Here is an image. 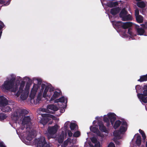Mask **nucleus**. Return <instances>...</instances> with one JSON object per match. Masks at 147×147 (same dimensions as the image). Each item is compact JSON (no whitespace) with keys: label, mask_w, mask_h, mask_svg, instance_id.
I'll use <instances>...</instances> for the list:
<instances>
[{"label":"nucleus","mask_w":147,"mask_h":147,"mask_svg":"<svg viewBox=\"0 0 147 147\" xmlns=\"http://www.w3.org/2000/svg\"><path fill=\"white\" fill-rule=\"evenodd\" d=\"M138 96L139 98L143 102L146 103H147V96L145 97V96H147L143 94H138Z\"/></svg>","instance_id":"f8f14e48"},{"label":"nucleus","mask_w":147,"mask_h":147,"mask_svg":"<svg viewBox=\"0 0 147 147\" xmlns=\"http://www.w3.org/2000/svg\"><path fill=\"white\" fill-rule=\"evenodd\" d=\"M138 81L140 82L147 81V74L141 76L140 78L138 80Z\"/></svg>","instance_id":"4be33fe9"},{"label":"nucleus","mask_w":147,"mask_h":147,"mask_svg":"<svg viewBox=\"0 0 147 147\" xmlns=\"http://www.w3.org/2000/svg\"><path fill=\"white\" fill-rule=\"evenodd\" d=\"M11 78L9 80H6L2 85L3 88L5 90L9 91L12 88L14 85L16 79V76L13 74L10 75Z\"/></svg>","instance_id":"f257e3e1"},{"label":"nucleus","mask_w":147,"mask_h":147,"mask_svg":"<svg viewBox=\"0 0 147 147\" xmlns=\"http://www.w3.org/2000/svg\"><path fill=\"white\" fill-rule=\"evenodd\" d=\"M7 117L6 115L3 113H0V121H2L5 119Z\"/></svg>","instance_id":"58836bf2"},{"label":"nucleus","mask_w":147,"mask_h":147,"mask_svg":"<svg viewBox=\"0 0 147 147\" xmlns=\"http://www.w3.org/2000/svg\"><path fill=\"white\" fill-rule=\"evenodd\" d=\"M1 110L4 112H8L11 111L12 109L7 105H5L1 107Z\"/></svg>","instance_id":"ddd939ff"},{"label":"nucleus","mask_w":147,"mask_h":147,"mask_svg":"<svg viewBox=\"0 0 147 147\" xmlns=\"http://www.w3.org/2000/svg\"><path fill=\"white\" fill-rule=\"evenodd\" d=\"M144 90L143 93L145 95H147V84L144 86L143 87Z\"/></svg>","instance_id":"e433bc0d"},{"label":"nucleus","mask_w":147,"mask_h":147,"mask_svg":"<svg viewBox=\"0 0 147 147\" xmlns=\"http://www.w3.org/2000/svg\"><path fill=\"white\" fill-rule=\"evenodd\" d=\"M121 134L119 130L114 131L113 133L114 136L116 137L119 136Z\"/></svg>","instance_id":"ea45409f"},{"label":"nucleus","mask_w":147,"mask_h":147,"mask_svg":"<svg viewBox=\"0 0 147 147\" xmlns=\"http://www.w3.org/2000/svg\"><path fill=\"white\" fill-rule=\"evenodd\" d=\"M98 124L99 126V129L101 132H104L106 133H108V131L106 127L104 125L102 122L99 121L98 122Z\"/></svg>","instance_id":"0eeeda50"},{"label":"nucleus","mask_w":147,"mask_h":147,"mask_svg":"<svg viewBox=\"0 0 147 147\" xmlns=\"http://www.w3.org/2000/svg\"><path fill=\"white\" fill-rule=\"evenodd\" d=\"M10 2V0H8L6 2L4 0V3H3L4 5L5 6H7L9 5Z\"/></svg>","instance_id":"864d4df0"},{"label":"nucleus","mask_w":147,"mask_h":147,"mask_svg":"<svg viewBox=\"0 0 147 147\" xmlns=\"http://www.w3.org/2000/svg\"><path fill=\"white\" fill-rule=\"evenodd\" d=\"M25 82L24 81H23L21 82L19 90L16 93V96H17L18 97L21 94V93L24 91L23 89L25 86Z\"/></svg>","instance_id":"1a4fd4ad"},{"label":"nucleus","mask_w":147,"mask_h":147,"mask_svg":"<svg viewBox=\"0 0 147 147\" xmlns=\"http://www.w3.org/2000/svg\"><path fill=\"white\" fill-rule=\"evenodd\" d=\"M118 5V3L117 2H110L108 3V6L111 8L116 6Z\"/></svg>","instance_id":"c85d7f7f"},{"label":"nucleus","mask_w":147,"mask_h":147,"mask_svg":"<svg viewBox=\"0 0 147 147\" xmlns=\"http://www.w3.org/2000/svg\"><path fill=\"white\" fill-rule=\"evenodd\" d=\"M8 104L7 100L3 96H0V107H1Z\"/></svg>","instance_id":"9b49d317"},{"label":"nucleus","mask_w":147,"mask_h":147,"mask_svg":"<svg viewBox=\"0 0 147 147\" xmlns=\"http://www.w3.org/2000/svg\"><path fill=\"white\" fill-rule=\"evenodd\" d=\"M136 4L138 7L141 8H144L146 7V4L143 1L138 2Z\"/></svg>","instance_id":"393cba45"},{"label":"nucleus","mask_w":147,"mask_h":147,"mask_svg":"<svg viewBox=\"0 0 147 147\" xmlns=\"http://www.w3.org/2000/svg\"><path fill=\"white\" fill-rule=\"evenodd\" d=\"M37 80L38 81V84H37L39 85V86H40V85L42 82V80L41 79L39 78L37 79Z\"/></svg>","instance_id":"3c124183"},{"label":"nucleus","mask_w":147,"mask_h":147,"mask_svg":"<svg viewBox=\"0 0 147 147\" xmlns=\"http://www.w3.org/2000/svg\"><path fill=\"white\" fill-rule=\"evenodd\" d=\"M139 10L138 8H136L135 10V15L136 17L137 16H138L139 15Z\"/></svg>","instance_id":"8fccbe9b"},{"label":"nucleus","mask_w":147,"mask_h":147,"mask_svg":"<svg viewBox=\"0 0 147 147\" xmlns=\"http://www.w3.org/2000/svg\"><path fill=\"white\" fill-rule=\"evenodd\" d=\"M11 91V92H15L18 90V87L17 86H16L15 87H13L12 88L10 89Z\"/></svg>","instance_id":"a18cd8bd"},{"label":"nucleus","mask_w":147,"mask_h":147,"mask_svg":"<svg viewBox=\"0 0 147 147\" xmlns=\"http://www.w3.org/2000/svg\"><path fill=\"white\" fill-rule=\"evenodd\" d=\"M19 111L20 116V117L22 116V117H23L25 116V115H27L29 113L28 111L24 109H19Z\"/></svg>","instance_id":"dca6fc26"},{"label":"nucleus","mask_w":147,"mask_h":147,"mask_svg":"<svg viewBox=\"0 0 147 147\" xmlns=\"http://www.w3.org/2000/svg\"><path fill=\"white\" fill-rule=\"evenodd\" d=\"M92 142L94 143H97V140L96 138L94 137H93L91 139Z\"/></svg>","instance_id":"c03bdc74"},{"label":"nucleus","mask_w":147,"mask_h":147,"mask_svg":"<svg viewBox=\"0 0 147 147\" xmlns=\"http://www.w3.org/2000/svg\"><path fill=\"white\" fill-rule=\"evenodd\" d=\"M35 143L36 147H50V145L47 144L44 137L42 136L35 140Z\"/></svg>","instance_id":"f03ea898"},{"label":"nucleus","mask_w":147,"mask_h":147,"mask_svg":"<svg viewBox=\"0 0 147 147\" xmlns=\"http://www.w3.org/2000/svg\"><path fill=\"white\" fill-rule=\"evenodd\" d=\"M147 22H146L145 24H141L140 25L142 26V27L144 28H145L146 27V23Z\"/></svg>","instance_id":"bf43d9fd"},{"label":"nucleus","mask_w":147,"mask_h":147,"mask_svg":"<svg viewBox=\"0 0 147 147\" xmlns=\"http://www.w3.org/2000/svg\"><path fill=\"white\" fill-rule=\"evenodd\" d=\"M34 137V134L33 132H30L29 131V133L26 137V139L29 141H31Z\"/></svg>","instance_id":"a878e982"},{"label":"nucleus","mask_w":147,"mask_h":147,"mask_svg":"<svg viewBox=\"0 0 147 147\" xmlns=\"http://www.w3.org/2000/svg\"><path fill=\"white\" fill-rule=\"evenodd\" d=\"M140 88V85H136L135 87L136 92H137L138 89Z\"/></svg>","instance_id":"4d7b16f0"},{"label":"nucleus","mask_w":147,"mask_h":147,"mask_svg":"<svg viewBox=\"0 0 147 147\" xmlns=\"http://www.w3.org/2000/svg\"><path fill=\"white\" fill-rule=\"evenodd\" d=\"M118 23H120V24H117V25L120 26L121 27L124 29H126L129 28L132 26V23L130 22H123L121 21H119Z\"/></svg>","instance_id":"423d86ee"},{"label":"nucleus","mask_w":147,"mask_h":147,"mask_svg":"<svg viewBox=\"0 0 147 147\" xmlns=\"http://www.w3.org/2000/svg\"><path fill=\"white\" fill-rule=\"evenodd\" d=\"M136 17V20L137 22L139 23H141L143 22V16L141 15H138Z\"/></svg>","instance_id":"cd10ccee"},{"label":"nucleus","mask_w":147,"mask_h":147,"mask_svg":"<svg viewBox=\"0 0 147 147\" xmlns=\"http://www.w3.org/2000/svg\"><path fill=\"white\" fill-rule=\"evenodd\" d=\"M64 136L63 135H60L58 138V142L60 144H62L64 140Z\"/></svg>","instance_id":"c9c22d12"},{"label":"nucleus","mask_w":147,"mask_h":147,"mask_svg":"<svg viewBox=\"0 0 147 147\" xmlns=\"http://www.w3.org/2000/svg\"><path fill=\"white\" fill-rule=\"evenodd\" d=\"M77 126L75 123H71L70 125V128L71 130H74L76 128V126Z\"/></svg>","instance_id":"4c0bfd02"},{"label":"nucleus","mask_w":147,"mask_h":147,"mask_svg":"<svg viewBox=\"0 0 147 147\" xmlns=\"http://www.w3.org/2000/svg\"><path fill=\"white\" fill-rule=\"evenodd\" d=\"M142 139L140 136L138 135L137 136L136 140V144L137 145L139 146L141 145V143Z\"/></svg>","instance_id":"b1692460"},{"label":"nucleus","mask_w":147,"mask_h":147,"mask_svg":"<svg viewBox=\"0 0 147 147\" xmlns=\"http://www.w3.org/2000/svg\"><path fill=\"white\" fill-rule=\"evenodd\" d=\"M107 147H115V146L114 143L111 142L109 144Z\"/></svg>","instance_id":"603ef678"},{"label":"nucleus","mask_w":147,"mask_h":147,"mask_svg":"<svg viewBox=\"0 0 147 147\" xmlns=\"http://www.w3.org/2000/svg\"><path fill=\"white\" fill-rule=\"evenodd\" d=\"M45 112H46L49 113H51V112L49 110H46V111H45Z\"/></svg>","instance_id":"338daca9"},{"label":"nucleus","mask_w":147,"mask_h":147,"mask_svg":"<svg viewBox=\"0 0 147 147\" xmlns=\"http://www.w3.org/2000/svg\"><path fill=\"white\" fill-rule=\"evenodd\" d=\"M50 87V86L49 85L45 87L43 94V97L45 98L47 96V93L48 92Z\"/></svg>","instance_id":"c756f323"},{"label":"nucleus","mask_w":147,"mask_h":147,"mask_svg":"<svg viewBox=\"0 0 147 147\" xmlns=\"http://www.w3.org/2000/svg\"><path fill=\"white\" fill-rule=\"evenodd\" d=\"M41 88L40 90V91L41 92L43 91L44 89L45 88V87L46 86L45 84L42 83L41 84Z\"/></svg>","instance_id":"de8ad7c7"},{"label":"nucleus","mask_w":147,"mask_h":147,"mask_svg":"<svg viewBox=\"0 0 147 147\" xmlns=\"http://www.w3.org/2000/svg\"><path fill=\"white\" fill-rule=\"evenodd\" d=\"M65 98L64 96L61 97L59 99L56 100H55V102H61L64 103L65 101Z\"/></svg>","instance_id":"7c9ffc66"},{"label":"nucleus","mask_w":147,"mask_h":147,"mask_svg":"<svg viewBox=\"0 0 147 147\" xmlns=\"http://www.w3.org/2000/svg\"><path fill=\"white\" fill-rule=\"evenodd\" d=\"M5 25L1 21H0V32H2V29L4 26Z\"/></svg>","instance_id":"37998d69"},{"label":"nucleus","mask_w":147,"mask_h":147,"mask_svg":"<svg viewBox=\"0 0 147 147\" xmlns=\"http://www.w3.org/2000/svg\"><path fill=\"white\" fill-rule=\"evenodd\" d=\"M104 121L106 123V126L108 127L110 125V120L109 118L106 117H103Z\"/></svg>","instance_id":"473e14b6"},{"label":"nucleus","mask_w":147,"mask_h":147,"mask_svg":"<svg viewBox=\"0 0 147 147\" xmlns=\"http://www.w3.org/2000/svg\"><path fill=\"white\" fill-rule=\"evenodd\" d=\"M142 136L143 138V140H145L146 138V136L145 135V134L144 133L143 134H142Z\"/></svg>","instance_id":"052dcab7"},{"label":"nucleus","mask_w":147,"mask_h":147,"mask_svg":"<svg viewBox=\"0 0 147 147\" xmlns=\"http://www.w3.org/2000/svg\"><path fill=\"white\" fill-rule=\"evenodd\" d=\"M59 96V93L57 91H55L54 92L51 98V100L52 101L54 100L55 99L58 98Z\"/></svg>","instance_id":"5701e85b"},{"label":"nucleus","mask_w":147,"mask_h":147,"mask_svg":"<svg viewBox=\"0 0 147 147\" xmlns=\"http://www.w3.org/2000/svg\"><path fill=\"white\" fill-rule=\"evenodd\" d=\"M57 125H55L52 126H49L47 129L48 138H53V135L56 133L58 130Z\"/></svg>","instance_id":"7ed1b4c3"},{"label":"nucleus","mask_w":147,"mask_h":147,"mask_svg":"<svg viewBox=\"0 0 147 147\" xmlns=\"http://www.w3.org/2000/svg\"><path fill=\"white\" fill-rule=\"evenodd\" d=\"M11 117L16 120H18L19 117H21L20 116L19 110L13 113L11 115Z\"/></svg>","instance_id":"2eb2a0df"},{"label":"nucleus","mask_w":147,"mask_h":147,"mask_svg":"<svg viewBox=\"0 0 147 147\" xmlns=\"http://www.w3.org/2000/svg\"><path fill=\"white\" fill-rule=\"evenodd\" d=\"M80 135V133L79 131H77L74 133L73 136L76 138L79 137Z\"/></svg>","instance_id":"a19ab883"},{"label":"nucleus","mask_w":147,"mask_h":147,"mask_svg":"<svg viewBox=\"0 0 147 147\" xmlns=\"http://www.w3.org/2000/svg\"><path fill=\"white\" fill-rule=\"evenodd\" d=\"M2 32H0V39L1 38V36L2 35Z\"/></svg>","instance_id":"774afa93"},{"label":"nucleus","mask_w":147,"mask_h":147,"mask_svg":"<svg viewBox=\"0 0 147 147\" xmlns=\"http://www.w3.org/2000/svg\"><path fill=\"white\" fill-rule=\"evenodd\" d=\"M127 127L121 126L119 129V131H120V133H122L123 132H125L127 129Z\"/></svg>","instance_id":"2f4dec72"},{"label":"nucleus","mask_w":147,"mask_h":147,"mask_svg":"<svg viewBox=\"0 0 147 147\" xmlns=\"http://www.w3.org/2000/svg\"><path fill=\"white\" fill-rule=\"evenodd\" d=\"M139 131L141 135H142V134H143L144 133H145L143 131H142V130L141 129H139Z\"/></svg>","instance_id":"680f3d73"},{"label":"nucleus","mask_w":147,"mask_h":147,"mask_svg":"<svg viewBox=\"0 0 147 147\" xmlns=\"http://www.w3.org/2000/svg\"><path fill=\"white\" fill-rule=\"evenodd\" d=\"M64 127H65V128H67L68 127V125H67V123H66L64 125Z\"/></svg>","instance_id":"0e129e2a"},{"label":"nucleus","mask_w":147,"mask_h":147,"mask_svg":"<svg viewBox=\"0 0 147 147\" xmlns=\"http://www.w3.org/2000/svg\"><path fill=\"white\" fill-rule=\"evenodd\" d=\"M95 147H100V144L99 143L96 144L95 145Z\"/></svg>","instance_id":"e2e57ef3"},{"label":"nucleus","mask_w":147,"mask_h":147,"mask_svg":"<svg viewBox=\"0 0 147 147\" xmlns=\"http://www.w3.org/2000/svg\"><path fill=\"white\" fill-rule=\"evenodd\" d=\"M128 13V12L127 11L125 8H123L119 14V17L122 18L125 15Z\"/></svg>","instance_id":"aec40b11"},{"label":"nucleus","mask_w":147,"mask_h":147,"mask_svg":"<svg viewBox=\"0 0 147 147\" xmlns=\"http://www.w3.org/2000/svg\"><path fill=\"white\" fill-rule=\"evenodd\" d=\"M69 141L67 140H65L63 142V144L61 145V147H66L68 144Z\"/></svg>","instance_id":"79ce46f5"},{"label":"nucleus","mask_w":147,"mask_h":147,"mask_svg":"<svg viewBox=\"0 0 147 147\" xmlns=\"http://www.w3.org/2000/svg\"><path fill=\"white\" fill-rule=\"evenodd\" d=\"M47 108L48 109H50L54 111H56L58 110L57 106L53 104L49 105L47 106Z\"/></svg>","instance_id":"f3484780"},{"label":"nucleus","mask_w":147,"mask_h":147,"mask_svg":"<svg viewBox=\"0 0 147 147\" xmlns=\"http://www.w3.org/2000/svg\"><path fill=\"white\" fill-rule=\"evenodd\" d=\"M121 126H127V124L126 122L125 121H121Z\"/></svg>","instance_id":"49530a36"},{"label":"nucleus","mask_w":147,"mask_h":147,"mask_svg":"<svg viewBox=\"0 0 147 147\" xmlns=\"http://www.w3.org/2000/svg\"><path fill=\"white\" fill-rule=\"evenodd\" d=\"M107 116L110 121L111 124L113 125L116 120V115L114 113H109L107 114Z\"/></svg>","instance_id":"6e6552de"},{"label":"nucleus","mask_w":147,"mask_h":147,"mask_svg":"<svg viewBox=\"0 0 147 147\" xmlns=\"http://www.w3.org/2000/svg\"><path fill=\"white\" fill-rule=\"evenodd\" d=\"M120 10L119 7L113 8L111 9L110 13L113 16H115L118 13Z\"/></svg>","instance_id":"4468645a"},{"label":"nucleus","mask_w":147,"mask_h":147,"mask_svg":"<svg viewBox=\"0 0 147 147\" xmlns=\"http://www.w3.org/2000/svg\"><path fill=\"white\" fill-rule=\"evenodd\" d=\"M30 85H31V84H29L28 82H27L26 86V88H27L28 89L29 88Z\"/></svg>","instance_id":"13d9d810"},{"label":"nucleus","mask_w":147,"mask_h":147,"mask_svg":"<svg viewBox=\"0 0 147 147\" xmlns=\"http://www.w3.org/2000/svg\"><path fill=\"white\" fill-rule=\"evenodd\" d=\"M40 87L39 85L34 84L32 90H33L34 91L37 92L38 88Z\"/></svg>","instance_id":"f704fd0d"},{"label":"nucleus","mask_w":147,"mask_h":147,"mask_svg":"<svg viewBox=\"0 0 147 147\" xmlns=\"http://www.w3.org/2000/svg\"><path fill=\"white\" fill-rule=\"evenodd\" d=\"M139 26H136V28L137 30V31L138 35H143L145 32L144 29L141 28H139Z\"/></svg>","instance_id":"a211bd4d"},{"label":"nucleus","mask_w":147,"mask_h":147,"mask_svg":"<svg viewBox=\"0 0 147 147\" xmlns=\"http://www.w3.org/2000/svg\"><path fill=\"white\" fill-rule=\"evenodd\" d=\"M31 119L30 116H24L23 119L22 120V124L23 126L26 125V129L30 127V125H31ZM25 126L22 128V129L23 130L25 128Z\"/></svg>","instance_id":"20e7f679"},{"label":"nucleus","mask_w":147,"mask_h":147,"mask_svg":"<svg viewBox=\"0 0 147 147\" xmlns=\"http://www.w3.org/2000/svg\"><path fill=\"white\" fill-rule=\"evenodd\" d=\"M51 115L49 114H42V118L40 120V123L41 124L45 125H46L51 119L49 117Z\"/></svg>","instance_id":"39448f33"},{"label":"nucleus","mask_w":147,"mask_h":147,"mask_svg":"<svg viewBox=\"0 0 147 147\" xmlns=\"http://www.w3.org/2000/svg\"><path fill=\"white\" fill-rule=\"evenodd\" d=\"M0 147H6V146L5 145L3 142H1L0 143Z\"/></svg>","instance_id":"6e6d98bb"},{"label":"nucleus","mask_w":147,"mask_h":147,"mask_svg":"<svg viewBox=\"0 0 147 147\" xmlns=\"http://www.w3.org/2000/svg\"><path fill=\"white\" fill-rule=\"evenodd\" d=\"M132 20V16L130 14L125 15L122 18V20L123 21L131 20Z\"/></svg>","instance_id":"412c9836"},{"label":"nucleus","mask_w":147,"mask_h":147,"mask_svg":"<svg viewBox=\"0 0 147 147\" xmlns=\"http://www.w3.org/2000/svg\"><path fill=\"white\" fill-rule=\"evenodd\" d=\"M37 92L32 90L30 95V97L31 99H34L36 95Z\"/></svg>","instance_id":"72a5a7b5"},{"label":"nucleus","mask_w":147,"mask_h":147,"mask_svg":"<svg viewBox=\"0 0 147 147\" xmlns=\"http://www.w3.org/2000/svg\"><path fill=\"white\" fill-rule=\"evenodd\" d=\"M3 3H4L3 0H0V4H3Z\"/></svg>","instance_id":"69168bd1"},{"label":"nucleus","mask_w":147,"mask_h":147,"mask_svg":"<svg viewBox=\"0 0 147 147\" xmlns=\"http://www.w3.org/2000/svg\"><path fill=\"white\" fill-rule=\"evenodd\" d=\"M68 136L69 137H71L72 136L73 134L70 130L68 131Z\"/></svg>","instance_id":"5fc2aeb1"},{"label":"nucleus","mask_w":147,"mask_h":147,"mask_svg":"<svg viewBox=\"0 0 147 147\" xmlns=\"http://www.w3.org/2000/svg\"><path fill=\"white\" fill-rule=\"evenodd\" d=\"M127 33L131 36L133 35V33L132 32V29L130 28H129L128 30Z\"/></svg>","instance_id":"09e8293b"},{"label":"nucleus","mask_w":147,"mask_h":147,"mask_svg":"<svg viewBox=\"0 0 147 147\" xmlns=\"http://www.w3.org/2000/svg\"><path fill=\"white\" fill-rule=\"evenodd\" d=\"M121 124V121L119 120L116 121L113 125L114 128L116 129H117L120 125Z\"/></svg>","instance_id":"bb28decb"},{"label":"nucleus","mask_w":147,"mask_h":147,"mask_svg":"<svg viewBox=\"0 0 147 147\" xmlns=\"http://www.w3.org/2000/svg\"><path fill=\"white\" fill-rule=\"evenodd\" d=\"M20 98L22 100H25L27 98L28 93L27 92L24 91L21 93Z\"/></svg>","instance_id":"6ab92c4d"},{"label":"nucleus","mask_w":147,"mask_h":147,"mask_svg":"<svg viewBox=\"0 0 147 147\" xmlns=\"http://www.w3.org/2000/svg\"><path fill=\"white\" fill-rule=\"evenodd\" d=\"M90 130L93 133L96 134L99 136L103 137L104 136L103 134H101V132L98 129L95 127L91 126L90 127Z\"/></svg>","instance_id":"9d476101"}]
</instances>
